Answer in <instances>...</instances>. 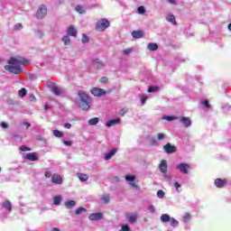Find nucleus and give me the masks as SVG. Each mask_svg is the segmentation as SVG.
Instances as JSON below:
<instances>
[{
  "mask_svg": "<svg viewBox=\"0 0 231 231\" xmlns=\"http://www.w3.org/2000/svg\"><path fill=\"white\" fill-rule=\"evenodd\" d=\"M169 222L171 227H177L179 226V221H177L174 217H171Z\"/></svg>",
  "mask_w": 231,
  "mask_h": 231,
  "instance_id": "nucleus-30",
  "label": "nucleus"
},
{
  "mask_svg": "<svg viewBox=\"0 0 231 231\" xmlns=\"http://www.w3.org/2000/svg\"><path fill=\"white\" fill-rule=\"evenodd\" d=\"M76 10L79 14H84V8L80 5H77Z\"/></svg>",
  "mask_w": 231,
  "mask_h": 231,
  "instance_id": "nucleus-46",
  "label": "nucleus"
},
{
  "mask_svg": "<svg viewBox=\"0 0 231 231\" xmlns=\"http://www.w3.org/2000/svg\"><path fill=\"white\" fill-rule=\"evenodd\" d=\"M86 212V209L83 207H80L76 209L75 214L77 216H79L81 213Z\"/></svg>",
  "mask_w": 231,
  "mask_h": 231,
  "instance_id": "nucleus-36",
  "label": "nucleus"
},
{
  "mask_svg": "<svg viewBox=\"0 0 231 231\" xmlns=\"http://www.w3.org/2000/svg\"><path fill=\"white\" fill-rule=\"evenodd\" d=\"M120 123H121V120L119 118L113 119V120H109L108 122H106V127H111V126L116 125Z\"/></svg>",
  "mask_w": 231,
  "mask_h": 231,
  "instance_id": "nucleus-19",
  "label": "nucleus"
},
{
  "mask_svg": "<svg viewBox=\"0 0 231 231\" xmlns=\"http://www.w3.org/2000/svg\"><path fill=\"white\" fill-rule=\"evenodd\" d=\"M79 97V101H78V106L82 109V111H88L90 109V97L84 91L79 90L78 92Z\"/></svg>",
  "mask_w": 231,
  "mask_h": 231,
  "instance_id": "nucleus-2",
  "label": "nucleus"
},
{
  "mask_svg": "<svg viewBox=\"0 0 231 231\" xmlns=\"http://www.w3.org/2000/svg\"><path fill=\"white\" fill-rule=\"evenodd\" d=\"M20 151L23 152H30V148L27 146H22V147H20Z\"/></svg>",
  "mask_w": 231,
  "mask_h": 231,
  "instance_id": "nucleus-49",
  "label": "nucleus"
},
{
  "mask_svg": "<svg viewBox=\"0 0 231 231\" xmlns=\"http://www.w3.org/2000/svg\"><path fill=\"white\" fill-rule=\"evenodd\" d=\"M29 100H30L31 102L35 101V97H34L33 94H32V95L30 96Z\"/></svg>",
  "mask_w": 231,
  "mask_h": 231,
  "instance_id": "nucleus-57",
  "label": "nucleus"
},
{
  "mask_svg": "<svg viewBox=\"0 0 231 231\" xmlns=\"http://www.w3.org/2000/svg\"><path fill=\"white\" fill-rule=\"evenodd\" d=\"M91 94L94 95V97H103L106 95V91L102 88H94L91 89Z\"/></svg>",
  "mask_w": 231,
  "mask_h": 231,
  "instance_id": "nucleus-7",
  "label": "nucleus"
},
{
  "mask_svg": "<svg viewBox=\"0 0 231 231\" xmlns=\"http://www.w3.org/2000/svg\"><path fill=\"white\" fill-rule=\"evenodd\" d=\"M127 112H129V108H122L119 111V115L124 116Z\"/></svg>",
  "mask_w": 231,
  "mask_h": 231,
  "instance_id": "nucleus-39",
  "label": "nucleus"
},
{
  "mask_svg": "<svg viewBox=\"0 0 231 231\" xmlns=\"http://www.w3.org/2000/svg\"><path fill=\"white\" fill-rule=\"evenodd\" d=\"M159 170L162 173H167V171H168L167 161L165 160L161 161V163L159 164Z\"/></svg>",
  "mask_w": 231,
  "mask_h": 231,
  "instance_id": "nucleus-12",
  "label": "nucleus"
},
{
  "mask_svg": "<svg viewBox=\"0 0 231 231\" xmlns=\"http://www.w3.org/2000/svg\"><path fill=\"white\" fill-rule=\"evenodd\" d=\"M23 125H26V128H31L32 127V124L28 123V122H24Z\"/></svg>",
  "mask_w": 231,
  "mask_h": 231,
  "instance_id": "nucleus-58",
  "label": "nucleus"
},
{
  "mask_svg": "<svg viewBox=\"0 0 231 231\" xmlns=\"http://www.w3.org/2000/svg\"><path fill=\"white\" fill-rule=\"evenodd\" d=\"M51 182L54 183L55 185H61L62 184V178L60 175L58 174H53L52 175V180Z\"/></svg>",
  "mask_w": 231,
  "mask_h": 231,
  "instance_id": "nucleus-13",
  "label": "nucleus"
},
{
  "mask_svg": "<svg viewBox=\"0 0 231 231\" xmlns=\"http://www.w3.org/2000/svg\"><path fill=\"white\" fill-rule=\"evenodd\" d=\"M1 126H2V128H4V129L9 128V125L6 124V123H5V122H2Z\"/></svg>",
  "mask_w": 231,
  "mask_h": 231,
  "instance_id": "nucleus-53",
  "label": "nucleus"
},
{
  "mask_svg": "<svg viewBox=\"0 0 231 231\" xmlns=\"http://www.w3.org/2000/svg\"><path fill=\"white\" fill-rule=\"evenodd\" d=\"M51 231H60L59 228H52Z\"/></svg>",
  "mask_w": 231,
  "mask_h": 231,
  "instance_id": "nucleus-62",
  "label": "nucleus"
},
{
  "mask_svg": "<svg viewBox=\"0 0 231 231\" xmlns=\"http://www.w3.org/2000/svg\"><path fill=\"white\" fill-rule=\"evenodd\" d=\"M44 176L45 178L50 179L51 177V172L45 171Z\"/></svg>",
  "mask_w": 231,
  "mask_h": 231,
  "instance_id": "nucleus-55",
  "label": "nucleus"
},
{
  "mask_svg": "<svg viewBox=\"0 0 231 231\" xmlns=\"http://www.w3.org/2000/svg\"><path fill=\"white\" fill-rule=\"evenodd\" d=\"M88 123L91 126L97 125L99 123V118L98 117H94V118L90 119L89 121H88Z\"/></svg>",
  "mask_w": 231,
  "mask_h": 231,
  "instance_id": "nucleus-27",
  "label": "nucleus"
},
{
  "mask_svg": "<svg viewBox=\"0 0 231 231\" xmlns=\"http://www.w3.org/2000/svg\"><path fill=\"white\" fill-rule=\"evenodd\" d=\"M54 136L57 138H62L64 136V132H60L58 130H54Z\"/></svg>",
  "mask_w": 231,
  "mask_h": 231,
  "instance_id": "nucleus-33",
  "label": "nucleus"
},
{
  "mask_svg": "<svg viewBox=\"0 0 231 231\" xmlns=\"http://www.w3.org/2000/svg\"><path fill=\"white\" fill-rule=\"evenodd\" d=\"M126 218L128 219L129 223L134 224L136 222L137 217L136 215H132L131 213H127Z\"/></svg>",
  "mask_w": 231,
  "mask_h": 231,
  "instance_id": "nucleus-20",
  "label": "nucleus"
},
{
  "mask_svg": "<svg viewBox=\"0 0 231 231\" xmlns=\"http://www.w3.org/2000/svg\"><path fill=\"white\" fill-rule=\"evenodd\" d=\"M167 135H165L163 133L157 134V142H162Z\"/></svg>",
  "mask_w": 231,
  "mask_h": 231,
  "instance_id": "nucleus-31",
  "label": "nucleus"
},
{
  "mask_svg": "<svg viewBox=\"0 0 231 231\" xmlns=\"http://www.w3.org/2000/svg\"><path fill=\"white\" fill-rule=\"evenodd\" d=\"M126 181H129V185L133 187V189H137L138 186L135 183V176L128 175L125 177Z\"/></svg>",
  "mask_w": 231,
  "mask_h": 231,
  "instance_id": "nucleus-10",
  "label": "nucleus"
},
{
  "mask_svg": "<svg viewBox=\"0 0 231 231\" xmlns=\"http://www.w3.org/2000/svg\"><path fill=\"white\" fill-rule=\"evenodd\" d=\"M116 152H117V150L114 149V150L110 151L108 153H106L105 160L106 161L111 160L112 157L116 154Z\"/></svg>",
  "mask_w": 231,
  "mask_h": 231,
  "instance_id": "nucleus-21",
  "label": "nucleus"
},
{
  "mask_svg": "<svg viewBox=\"0 0 231 231\" xmlns=\"http://www.w3.org/2000/svg\"><path fill=\"white\" fill-rule=\"evenodd\" d=\"M62 41H63L64 45H70V43H71L70 38L69 36H64L62 38Z\"/></svg>",
  "mask_w": 231,
  "mask_h": 231,
  "instance_id": "nucleus-34",
  "label": "nucleus"
},
{
  "mask_svg": "<svg viewBox=\"0 0 231 231\" xmlns=\"http://www.w3.org/2000/svg\"><path fill=\"white\" fill-rule=\"evenodd\" d=\"M171 219H172V217H171L169 216V214H162L161 215L162 223H169V221H171Z\"/></svg>",
  "mask_w": 231,
  "mask_h": 231,
  "instance_id": "nucleus-23",
  "label": "nucleus"
},
{
  "mask_svg": "<svg viewBox=\"0 0 231 231\" xmlns=\"http://www.w3.org/2000/svg\"><path fill=\"white\" fill-rule=\"evenodd\" d=\"M99 82H100L101 84L107 83V82H108L107 77H101V79H99Z\"/></svg>",
  "mask_w": 231,
  "mask_h": 231,
  "instance_id": "nucleus-45",
  "label": "nucleus"
},
{
  "mask_svg": "<svg viewBox=\"0 0 231 231\" xmlns=\"http://www.w3.org/2000/svg\"><path fill=\"white\" fill-rule=\"evenodd\" d=\"M109 199H110L109 195H103L102 196V199L105 202V204H108L109 203Z\"/></svg>",
  "mask_w": 231,
  "mask_h": 231,
  "instance_id": "nucleus-40",
  "label": "nucleus"
},
{
  "mask_svg": "<svg viewBox=\"0 0 231 231\" xmlns=\"http://www.w3.org/2000/svg\"><path fill=\"white\" fill-rule=\"evenodd\" d=\"M148 210H150L151 213L155 212V207L154 206H148Z\"/></svg>",
  "mask_w": 231,
  "mask_h": 231,
  "instance_id": "nucleus-52",
  "label": "nucleus"
},
{
  "mask_svg": "<svg viewBox=\"0 0 231 231\" xmlns=\"http://www.w3.org/2000/svg\"><path fill=\"white\" fill-rule=\"evenodd\" d=\"M201 104L206 106L207 108H209L210 107V104H209V101L208 100H204L201 102Z\"/></svg>",
  "mask_w": 231,
  "mask_h": 231,
  "instance_id": "nucleus-48",
  "label": "nucleus"
},
{
  "mask_svg": "<svg viewBox=\"0 0 231 231\" xmlns=\"http://www.w3.org/2000/svg\"><path fill=\"white\" fill-rule=\"evenodd\" d=\"M67 33L69 36H71V37H77V34H78L75 26H72V25L69 26Z\"/></svg>",
  "mask_w": 231,
  "mask_h": 231,
  "instance_id": "nucleus-17",
  "label": "nucleus"
},
{
  "mask_svg": "<svg viewBox=\"0 0 231 231\" xmlns=\"http://www.w3.org/2000/svg\"><path fill=\"white\" fill-rule=\"evenodd\" d=\"M103 218H104L103 213H91L89 215V219L91 221L99 220V219H103Z\"/></svg>",
  "mask_w": 231,
  "mask_h": 231,
  "instance_id": "nucleus-14",
  "label": "nucleus"
},
{
  "mask_svg": "<svg viewBox=\"0 0 231 231\" xmlns=\"http://www.w3.org/2000/svg\"><path fill=\"white\" fill-rule=\"evenodd\" d=\"M174 187H175L176 190H178V192H179V189L181 188V185L179 184L178 182H174Z\"/></svg>",
  "mask_w": 231,
  "mask_h": 231,
  "instance_id": "nucleus-54",
  "label": "nucleus"
},
{
  "mask_svg": "<svg viewBox=\"0 0 231 231\" xmlns=\"http://www.w3.org/2000/svg\"><path fill=\"white\" fill-rule=\"evenodd\" d=\"M26 96V89L22 88L21 90H18V97H24Z\"/></svg>",
  "mask_w": 231,
  "mask_h": 231,
  "instance_id": "nucleus-35",
  "label": "nucleus"
},
{
  "mask_svg": "<svg viewBox=\"0 0 231 231\" xmlns=\"http://www.w3.org/2000/svg\"><path fill=\"white\" fill-rule=\"evenodd\" d=\"M162 149H164V152L168 154L177 152V146L171 145V143H168L164 146H162Z\"/></svg>",
  "mask_w": 231,
  "mask_h": 231,
  "instance_id": "nucleus-5",
  "label": "nucleus"
},
{
  "mask_svg": "<svg viewBox=\"0 0 231 231\" xmlns=\"http://www.w3.org/2000/svg\"><path fill=\"white\" fill-rule=\"evenodd\" d=\"M226 184H227L226 180H221V179L215 180V186L217 189H222V188L226 187Z\"/></svg>",
  "mask_w": 231,
  "mask_h": 231,
  "instance_id": "nucleus-11",
  "label": "nucleus"
},
{
  "mask_svg": "<svg viewBox=\"0 0 231 231\" xmlns=\"http://www.w3.org/2000/svg\"><path fill=\"white\" fill-rule=\"evenodd\" d=\"M81 41H82V43H88L89 42V38L88 35L83 34Z\"/></svg>",
  "mask_w": 231,
  "mask_h": 231,
  "instance_id": "nucleus-38",
  "label": "nucleus"
},
{
  "mask_svg": "<svg viewBox=\"0 0 231 231\" xmlns=\"http://www.w3.org/2000/svg\"><path fill=\"white\" fill-rule=\"evenodd\" d=\"M44 109L47 111L49 109V105H44Z\"/></svg>",
  "mask_w": 231,
  "mask_h": 231,
  "instance_id": "nucleus-60",
  "label": "nucleus"
},
{
  "mask_svg": "<svg viewBox=\"0 0 231 231\" xmlns=\"http://www.w3.org/2000/svg\"><path fill=\"white\" fill-rule=\"evenodd\" d=\"M60 202H61V197L55 196L53 199V204L59 206V205H60Z\"/></svg>",
  "mask_w": 231,
  "mask_h": 231,
  "instance_id": "nucleus-32",
  "label": "nucleus"
},
{
  "mask_svg": "<svg viewBox=\"0 0 231 231\" xmlns=\"http://www.w3.org/2000/svg\"><path fill=\"white\" fill-rule=\"evenodd\" d=\"M167 20L168 22L171 23L173 25H177L176 16H174V14H169Z\"/></svg>",
  "mask_w": 231,
  "mask_h": 231,
  "instance_id": "nucleus-26",
  "label": "nucleus"
},
{
  "mask_svg": "<svg viewBox=\"0 0 231 231\" xmlns=\"http://www.w3.org/2000/svg\"><path fill=\"white\" fill-rule=\"evenodd\" d=\"M176 169H178L180 173L188 174L189 170H190V165L185 162L176 165Z\"/></svg>",
  "mask_w": 231,
  "mask_h": 231,
  "instance_id": "nucleus-6",
  "label": "nucleus"
},
{
  "mask_svg": "<svg viewBox=\"0 0 231 231\" xmlns=\"http://www.w3.org/2000/svg\"><path fill=\"white\" fill-rule=\"evenodd\" d=\"M158 48H159V46L156 43L152 42V43H148V45H147V49L150 50L151 51H155L158 50Z\"/></svg>",
  "mask_w": 231,
  "mask_h": 231,
  "instance_id": "nucleus-25",
  "label": "nucleus"
},
{
  "mask_svg": "<svg viewBox=\"0 0 231 231\" xmlns=\"http://www.w3.org/2000/svg\"><path fill=\"white\" fill-rule=\"evenodd\" d=\"M160 91V87H148L147 92L148 93H155Z\"/></svg>",
  "mask_w": 231,
  "mask_h": 231,
  "instance_id": "nucleus-28",
  "label": "nucleus"
},
{
  "mask_svg": "<svg viewBox=\"0 0 231 231\" xmlns=\"http://www.w3.org/2000/svg\"><path fill=\"white\" fill-rule=\"evenodd\" d=\"M180 122L182 123L185 127H189L191 125L190 118L186 116H183L182 118H180Z\"/></svg>",
  "mask_w": 231,
  "mask_h": 231,
  "instance_id": "nucleus-18",
  "label": "nucleus"
},
{
  "mask_svg": "<svg viewBox=\"0 0 231 231\" xmlns=\"http://www.w3.org/2000/svg\"><path fill=\"white\" fill-rule=\"evenodd\" d=\"M92 64L97 69H102L105 67V64L99 59L94 60Z\"/></svg>",
  "mask_w": 231,
  "mask_h": 231,
  "instance_id": "nucleus-15",
  "label": "nucleus"
},
{
  "mask_svg": "<svg viewBox=\"0 0 231 231\" xmlns=\"http://www.w3.org/2000/svg\"><path fill=\"white\" fill-rule=\"evenodd\" d=\"M64 205H66L67 208H72L76 206V202L74 200H69L68 202H65Z\"/></svg>",
  "mask_w": 231,
  "mask_h": 231,
  "instance_id": "nucleus-29",
  "label": "nucleus"
},
{
  "mask_svg": "<svg viewBox=\"0 0 231 231\" xmlns=\"http://www.w3.org/2000/svg\"><path fill=\"white\" fill-rule=\"evenodd\" d=\"M51 84V86H52L51 88V91H52V93L57 96V97H60L61 96V90L57 87L56 83H53L51 81L49 82Z\"/></svg>",
  "mask_w": 231,
  "mask_h": 231,
  "instance_id": "nucleus-8",
  "label": "nucleus"
},
{
  "mask_svg": "<svg viewBox=\"0 0 231 231\" xmlns=\"http://www.w3.org/2000/svg\"><path fill=\"white\" fill-rule=\"evenodd\" d=\"M63 144L64 145H67V146H71L72 145V143L70 141H64L63 142Z\"/></svg>",
  "mask_w": 231,
  "mask_h": 231,
  "instance_id": "nucleus-56",
  "label": "nucleus"
},
{
  "mask_svg": "<svg viewBox=\"0 0 231 231\" xmlns=\"http://www.w3.org/2000/svg\"><path fill=\"white\" fill-rule=\"evenodd\" d=\"M64 127L67 128V129H70L71 128V124L66 123V124H64Z\"/></svg>",
  "mask_w": 231,
  "mask_h": 231,
  "instance_id": "nucleus-59",
  "label": "nucleus"
},
{
  "mask_svg": "<svg viewBox=\"0 0 231 231\" xmlns=\"http://www.w3.org/2000/svg\"><path fill=\"white\" fill-rule=\"evenodd\" d=\"M162 119H166L169 122H171V121H173L174 119H176V117L171 116H162Z\"/></svg>",
  "mask_w": 231,
  "mask_h": 231,
  "instance_id": "nucleus-42",
  "label": "nucleus"
},
{
  "mask_svg": "<svg viewBox=\"0 0 231 231\" xmlns=\"http://www.w3.org/2000/svg\"><path fill=\"white\" fill-rule=\"evenodd\" d=\"M25 159L30 162H36L39 160V154L37 152H30L25 155Z\"/></svg>",
  "mask_w": 231,
  "mask_h": 231,
  "instance_id": "nucleus-9",
  "label": "nucleus"
},
{
  "mask_svg": "<svg viewBox=\"0 0 231 231\" xmlns=\"http://www.w3.org/2000/svg\"><path fill=\"white\" fill-rule=\"evenodd\" d=\"M48 14V8L45 5H41L38 8V11H36V17L38 19H43L46 17Z\"/></svg>",
  "mask_w": 231,
  "mask_h": 231,
  "instance_id": "nucleus-4",
  "label": "nucleus"
},
{
  "mask_svg": "<svg viewBox=\"0 0 231 231\" xmlns=\"http://www.w3.org/2000/svg\"><path fill=\"white\" fill-rule=\"evenodd\" d=\"M148 96H143L142 97H141V103H142V105H144L145 104V102L148 100Z\"/></svg>",
  "mask_w": 231,
  "mask_h": 231,
  "instance_id": "nucleus-47",
  "label": "nucleus"
},
{
  "mask_svg": "<svg viewBox=\"0 0 231 231\" xmlns=\"http://www.w3.org/2000/svg\"><path fill=\"white\" fill-rule=\"evenodd\" d=\"M137 11H138V14H145V7L144 6H139Z\"/></svg>",
  "mask_w": 231,
  "mask_h": 231,
  "instance_id": "nucleus-41",
  "label": "nucleus"
},
{
  "mask_svg": "<svg viewBox=\"0 0 231 231\" xmlns=\"http://www.w3.org/2000/svg\"><path fill=\"white\" fill-rule=\"evenodd\" d=\"M110 25V23L107 19H100L98 22H97L96 24V30L97 32H103L105 30H106Z\"/></svg>",
  "mask_w": 231,
  "mask_h": 231,
  "instance_id": "nucleus-3",
  "label": "nucleus"
},
{
  "mask_svg": "<svg viewBox=\"0 0 231 231\" xmlns=\"http://www.w3.org/2000/svg\"><path fill=\"white\" fill-rule=\"evenodd\" d=\"M164 195H165V193L163 190L157 191V198L163 199Z\"/></svg>",
  "mask_w": 231,
  "mask_h": 231,
  "instance_id": "nucleus-43",
  "label": "nucleus"
},
{
  "mask_svg": "<svg viewBox=\"0 0 231 231\" xmlns=\"http://www.w3.org/2000/svg\"><path fill=\"white\" fill-rule=\"evenodd\" d=\"M8 64L9 65L4 67L5 70L10 71L12 74H21L23 72L21 65L27 66L30 64V60L22 56H16L11 57V59L8 60Z\"/></svg>",
  "mask_w": 231,
  "mask_h": 231,
  "instance_id": "nucleus-1",
  "label": "nucleus"
},
{
  "mask_svg": "<svg viewBox=\"0 0 231 231\" xmlns=\"http://www.w3.org/2000/svg\"><path fill=\"white\" fill-rule=\"evenodd\" d=\"M132 49H125L123 51L124 55H130Z\"/></svg>",
  "mask_w": 231,
  "mask_h": 231,
  "instance_id": "nucleus-50",
  "label": "nucleus"
},
{
  "mask_svg": "<svg viewBox=\"0 0 231 231\" xmlns=\"http://www.w3.org/2000/svg\"><path fill=\"white\" fill-rule=\"evenodd\" d=\"M77 177L81 182H86L88 180V176L84 173L78 172Z\"/></svg>",
  "mask_w": 231,
  "mask_h": 231,
  "instance_id": "nucleus-22",
  "label": "nucleus"
},
{
  "mask_svg": "<svg viewBox=\"0 0 231 231\" xmlns=\"http://www.w3.org/2000/svg\"><path fill=\"white\" fill-rule=\"evenodd\" d=\"M130 230H131V228H130L129 225H123L121 230H119V231H130Z\"/></svg>",
  "mask_w": 231,
  "mask_h": 231,
  "instance_id": "nucleus-44",
  "label": "nucleus"
},
{
  "mask_svg": "<svg viewBox=\"0 0 231 231\" xmlns=\"http://www.w3.org/2000/svg\"><path fill=\"white\" fill-rule=\"evenodd\" d=\"M227 29H229V31L231 32V23H229V25H227Z\"/></svg>",
  "mask_w": 231,
  "mask_h": 231,
  "instance_id": "nucleus-61",
  "label": "nucleus"
},
{
  "mask_svg": "<svg viewBox=\"0 0 231 231\" xmlns=\"http://www.w3.org/2000/svg\"><path fill=\"white\" fill-rule=\"evenodd\" d=\"M191 215L190 213H186L183 217V222L187 223L189 220H190Z\"/></svg>",
  "mask_w": 231,
  "mask_h": 231,
  "instance_id": "nucleus-37",
  "label": "nucleus"
},
{
  "mask_svg": "<svg viewBox=\"0 0 231 231\" xmlns=\"http://www.w3.org/2000/svg\"><path fill=\"white\" fill-rule=\"evenodd\" d=\"M3 208H6L9 212L12 211V204L9 200H5L2 204Z\"/></svg>",
  "mask_w": 231,
  "mask_h": 231,
  "instance_id": "nucleus-24",
  "label": "nucleus"
},
{
  "mask_svg": "<svg viewBox=\"0 0 231 231\" xmlns=\"http://www.w3.org/2000/svg\"><path fill=\"white\" fill-rule=\"evenodd\" d=\"M144 36V32L143 31H134L132 32V37L134 39H143Z\"/></svg>",
  "mask_w": 231,
  "mask_h": 231,
  "instance_id": "nucleus-16",
  "label": "nucleus"
},
{
  "mask_svg": "<svg viewBox=\"0 0 231 231\" xmlns=\"http://www.w3.org/2000/svg\"><path fill=\"white\" fill-rule=\"evenodd\" d=\"M23 28V23H16V25H15L16 30H21Z\"/></svg>",
  "mask_w": 231,
  "mask_h": 231,
  "instance_id": "nucleus-51",
  "label": "nucleus"
}]
</instances>
